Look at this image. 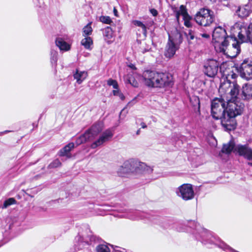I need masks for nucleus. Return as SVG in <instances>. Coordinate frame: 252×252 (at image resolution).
Instances as JSON below:
<instances>
[{
  "label": "nucleus",
  "instance_id": "39448f33",
  "mask_svg": "<svg viewBox=\"0 0 252 252\" xmlns=\"http://www.w3.org/2000/svg\"><path fill=\"white\" fill-rule=\"evenodd\" d=\"M240 87L235 82H230L227 78H223L220 79V86L219 89V93L221 97L225 94L229 95L231 97H236L239 92Z\"/></svg>",
  "mask_w": 252,
  "mask_h": 252
},
{
  "label": "nucleus",
  "instance_id": "de8ad7c7",
  "mask_svg": "<svg viewBox=\"0 0 252 252\" xmlns=\"http://www.w3.org/2000/svg\"><path fill=\"white\" fill-rule=\"evenodd\" d=\"M140 129H139L136 131V134L139 135L140 134Z\"/></svg>",
  "mask_w": 252,
  "mask_h": 252
},
{
  "label": "nucleus",
  "instance_id": "a878e982",
  "mask_svg": "<svg viewBox=\"0 0 252 252\" xmlns=\"http://www.w3.org/2000/svg\"><path fill=\"white\" fill-rule=\"evenodd\" d=\"M234 147L235 144L234 142L230 141L229 143L223 145L221 151L224 153L229 154L233 151Z\"/></svg>",
  "mask_w": 252,
  "mask_h": 252
},
{
  "label": "nucleus",
  "instance_id": "6ab92c4d",
  "mask_svg": "<svg viewBox=\"0 0 252 252\" xmlns=\"http://www.w3.org/2000/svg\"><path fill=\"white\" fill-rule=\"evenodd\" d=\"M88 73L85 71H79L76 69V72L73 74V77L76 80L78 84H80L87 78Z\"/></svg>",
  "mask_w": 252,
  "mask_h": 252
},
{
  "label": "nucleus",
  "instance_id": "aec40b11",
  "mask_svg": "<svg viewBox=\"0 0 252 252\" xmlns=\"http://www.w3.org/2000/svg\"><path fill=\"white\" fill-rule=\"evenodd\" d=\"M56 44L61 51H67L70 49V45L62 38H57L56 39Z\"/></svg>",
  "mask_w": 252,
  "mask_h": 252
},
{
  "label": "nucleus",
  "instance_id": "4468645a",
  "mask_svg": "<svg viewBox=\"0 0 252 252\" xmlns=\"http://www.w3.org/2000/svg\"><path fill=\"white\" fill-rule=\"evenodd\" d=\"M238 32L239 40L243 42H250L252 44V23L248 27L241 26Z\"/></svg>",
  "mask_w": 252,
  "mask_h": 252
},
{
  "label": "nucleus",
  "instance_id": "ea45409f",
  "mask_svg": "<svg viewBox=\"0 0 252 252\" xmlns=\"http://www.w3.org/2000/svg\"><path fill=\"white\" fill-rule=\"evenodd\" d=\"M107 84L109 86H112L115 89H118V84L116 80L110 79L107 81Z\"/></svg>",
  "mask_w": 252,
  "mask_h": 252
},
{
  "label": "nucleus",
  "instance_id": "1a4fd4ad",
  "mask_svg": "<svg viewBox=\"0 0 252 252\" xmlns=\"http://www.w3.org/2000/svg\"><path fill=\"white\" fill-rule=\"evenodd\" d=\"M239 75L243 79L249 81L252 79V62L245 60L237 67Z\"/></svg>",
  "mask_w": 252,
  "mask_h": 252
},
{
  "label": "nucleus",
  "instance_id": "09e8293b",
  "mask_svg": "<svg viewBox=\"0 0 252 252\" xmlns=\"http://www.w3.org/2000/svg\"><path fill=\"white\" fill-rule=\"evenodd\" d=\"M235 75H236L235 74H233V75H232V77L234 78Z\"/></svg>",
  "mask_w": 252,
  "mask_h": 252
},
{
  "label": "nucleus",
  "instance_id": "20e7f679",
  "mask_svg": "<svg viewBox=\"0 0 252 252\" xmlns=\"http://www.w3.org/2000/svg\"><path fill=\"white\" fill-rule=\"evenodd\" d=\"M225 101L224 98H215L211 102V115L213 118L216 120H220L222 125L223 118H226Z\"/></svg>",
  "mask_w": 252,
  "mask_h": 252
},
{
  "label": "nucleus",
  "instance_id": "79ce46f5",
  "mask_svg": "<svg viewBox=\"0 0 252 252\" xmlns=\"http://www.w3.org/2000/svg\"><path fill=\"white\" fill-rule=\"evenodd\" d=\"M150 49H151V48L149 47V46H148V47L142 46L140 47V52L143 54H144L145 53L149 51L150 50Z\"/></svg>",
  "mask_w": 252,
  "mask_h": 252
},
{
  "label": "nucleus",
  "instance_id": "c03bdc74",
  "mask_svg": "<svg viewBox=\"0 0 252 252\" xmlns=\"http://www.w3.org/2000/svg\"><path fill=\"white\" fill-rule=\"evenodd\" d=\"M140 125L141 126L142 128H145L147 127L146 125L144 122H142Z\"/></svg>",
  "mask_w": 252,
  "mask_h": 252
},
{
  "label": "nucleus",
  "instance_id": "e433bc0d",
  "mask_svg": "<svg viewBox=\"0 0 252 252\" xmlns=\"http://www.w3.org/2000/svg\"><path fill=\"white\" fill-rule=\"evenodd\" d=\"M141 169H142L144 171H146L148 173H150L152 171L153 169L149 166H148L144 163H140L139 164V167H138Z\"/></svg>",
  "mask_w": 252,
  "mask_h": 252
},
{
  "label": "nucleus",
  "instance_id": "f257e3e1",
  "mask_svg": "<svg viewBox=\"0 0 252 252\" xmlns=\"http://www.w3.org/2000/svg\"><path fill=\"white\" fill-rule=\"evenodd\" d=\"M226 117L222 120V126L226 130H231L235 129L236 126L235 118L242 113L245 105L239 100L237 96L234 98H226Z\"/></svg>",
  "mask_w": 252,
  "mask_h": 252
},
{
  "label": "nucleus",
  "instance_id": "412c9836",
  "mask_svg": "<svg viewBox=\"0 0 252 252\" xmlns=\"http://www.w3.org/2000/svg\"><path fill=\"white\" fill-rule=\"evenodd\" d=\"M74 147V144L73 143H69L63 149L60 150L59 152V156L60 157L66 156L67 158H70V155L69 152Z\"/></svg>",
  "mask_w": 252,
  "mask_h": 252
},
{
  "label": "nucleus",
  "instance_id": "72a5a7b5",
  "mask_svg": "<svg viewBox=\"0 0 252 252\" xmlns=\"http://www.w3.org/2000/svg\"><path fill=\"white\" fill-rule=\"evenodd\" d=\"M97 252H110V249L108 246L104 244L99 245L96 247Z\"/></svg>",
  "mask_w": 252,
  "mask_h": 252
},
{
  "label": "nucleus",
  "instance_id": "393cba45",
  "mask_svg": "<svg viewBox=\"0 0 252 252\" xmlns=\"http://www.w3.org/2000/svg\"><path fill=\"white\" fill-rule=\"evenodd\" d=\"M81 45L86 49L91 50V46L93 44L92 38L90 36H86L82 39L81 42Z\"/></svg>",
  "mask_w": 252,
  "mask_h": 252
},
{
  "label": "nucleus",
  "instance_id": "4be33fe9",
  "mask_svg": "<svg viewBox=\"0 0 252 252\" xmlns=\"http://www.w3.org/2000/svg\"><path fill=\"white\" fill-rule=\"evenodd\" d=\"M250 11L251 10L249 6L245 5L243 7H240L237 10L236 13L239 17L241 18H245L249 15Z\"/></svg>",
  "mask_w": 252,
  "mask_h": 252
},
{
  "label": "nucleus",
  "instance_id": "58836bf2",
  "mask_svg": "<svg viewBox=\"0 0 252 252\" xmlns=\"http://www.w3.org/2000/svg\"><path fill=\"white\" fill-rule=\"evenodd\" d=\"M61 165V162L58 159H56L52 162H51L49 165V168H56Z\"/></svg>",
  "mask_w": 252,
  "mask_h": 252
},
{
  "label": "nucleus",
  "instance_id": "cd10ccee",
  "mask_svg": "<svg viewBox=\"0 0 252 252\" xmlns=\"http://www.w3.org/2000/svg\"><path fill=\"white\" fill-rule=\"evenodd\" d=\"M126 81L134 87L138 86V83L132 74H128L126 77Z\"/></svg>",
  "mask_w": 252,
  "mask_h": 252
},
{
  "label": "nucleus",
  "instance_id": "7c9ffc66",
  "mask_svg": "<svg viewBox=\"0 0 252 252\" xmlns=\"http://www.w3.org/2000/svg\"><path fill=\"white\" fill-rule=\"evenodd\" d=\"M58 52L53 50L52 49L51 50V63L53 65H56L57 62L58 61Z\"/></svg>",
  "mask_w": 252,
  "mask_h": 252
},
{
  "label": "nucleus",
  "instance_id": "49530a36",
  "mask_svg": "<svg viewBox=\"0 0 252 252\" xmlns=\"http://www.w3.org/2000/svg\"><path fill=\"white\" fill-rule=\"evenodd\" d=\"M10 131L9 130H5V131H4L3 132H1V134H4V133H7V132H9Z\"/></svg>",
  "mask_w": 252,
  "mask_h": 252
},
{
  "label": "nucleus",
  "instance_id": "603ef678",
  "mask_svg": "<svg viewBox=\"0 0 252 252\" xmlns=\"http://www.w3.org/2000/svg\"><path fill=\"white\" fill-rule=\"evenodd\" d=\"M179 37L180 38H181V35L180 34H179Z\"/></svg>",
  "mask_w": 252,
  "mask_h": 252
},
{
  "label": "nucleus",
  "instance_id": "f3484780",
  "mask_svg": "<svg viewBox=\"0 0 252 252\" xmlns=\"http://www.w3.org/2000/svg\"><path fill=\"white\" fill-rule=\"evenodd\" d=\"M242 98L244 100L252 99V85L246 83L242 87Z\"/></svg>",
  "mask_w": 252,
  "mask_h": 252
},
{
  "label": "nucleus",
  "instance_id": "423d86ee",
  "mask_svg": "<svg viewBox=\"0 0 252 252\" xmlns=\"http://www.w3.org/2000/svg\"><path fill=\"white\" fill-rule=\"evenodd\" d=\"M194 20L201 26H208L215 20L214 12L207 8H201L195 14Z\"/></svg>",
  "mask_w": 252,
  "mask_h": 252
},
{
  "label": "nucleus",
  "instance_id": "2eb2a0df",
  "mask_svg": "<svg viewBox=\"0 0 252 252\" xmlns=\"http://www.w3.org/2000/svg\"><path fill=\"white\" fill-rule=\"evenodd\" d=\"M186 35L189 41H190L195 39L196 40H200L201 38L205 39H209L210 38L209 34L206 32H199L197 31V29L195 27L189 30L188 32H186Z\"/></svg>",
  "mask_w": 252,
  "mask_h": 252
},
{
  "label": "nucleus",
  "instance_id": "9b49d317",
  "mask_svg": "<svg viewBox=\"0 0 252 252\" xmlns=\"http://www.w3.org/2000/svg\"><path fill=\"white\" fill-rule=\"evenodd\" d=\"M114 135V130L112 128H108L104 131L99 136V138L94 141L91 145L92 149H95L97 147L104 144L110 141Z\"/></svg>",
  "mask_w": 252,
  "mask_h": 252
},
{
  "label": "nucleus",
  "instance_id": "6e6552de",
  "mask_svg": "<svg viewBox=\"0 0 252 252\" xmlns=\"http://www.w3.org/2000/svg\"><path fill=\"white\" fill-rule=\"evenodd\" d=\"M176 195L185 201L192 199L194 197V192L192 186L189 184H184L176 189Z\"/></svg>",
  "mask_w": 252,
  "mask_h": 252
},
{
  "label": "nucleus",
  "instance_id": "0eeeda50",
  "mask_svg": "<svg viewBox=\"0 0 252 252\" xmlns=\"http://www.w3.org/2000/svg\"><path fill=\"white\" fill-rule=\"evenodd\" d=\"M102 130V125L100 123H96L93 125L92 127L86 131L85 133L76 140L77 145L93 140L95 137Z\"/></svg>",
  "mask_w": 252,
  "mask_h": 252
},
{
  "label": "nucleus",
  "instance_id": "8fccbe9b",
  "mask_svg": "<svg viewBox=\"0 0 252 252\" xmlns=\"http://www.w3.org/2000/svg\"><path fill=\"white\" fill-rule=\"evenodd\" d=\"M248 164L252 166V163L248 162Z\"/></svg>",
  "mask_w": 252,
  "mask_h": 252
},
{
  "label": "nucleus",
  "instance_id": "3c124183",
  "mask_svg": "<svg viewBox=\"0 0 252 252\" xmlns=\"http://www.w3.org/2000/svg\"><path fill=\"white\" fill-rule=\"evenodd\" d=\"M194 223V222H192L191 221V222H190V224H191V223Z\"/></svg>",
  "mask_w": 252,
  "mask_h": 252
},
{
  "label": "nucleus",
  "instance_id": "a19ab883",
  "mask_svg": "<svg viewBox=\"0 0 252 252\" xmlns=\"http://www.w3.org/2000/svg\"><path fill=\"white\" fill-rule=\"evenodd\" d=\"M113 94L114 95L119 96L121 99L124 100L125 99V96L123 94L119 91L118 90H114L113 91Z\"/></svg>",
  "mask_w": 252,
  "mask_h": 252
},
{
  "label": "nucleus",
  "instance_id": "dca6fc26",
  "mask_svg": "<svg viewBox=\"0 0 252 252\" xmlns=\"http://www.w3.org/2000/svg\"><path fill=\"white\" fill-rule=\"evenodd\" d=\"M239 155L249 160L252 159V150L246 145H239L236 148Z\"/></svg>",
  "mask_w": 252,
  "mask_h": 252
},
{
  "label": "nucleus",
  "instance_id": "ddd939ff",
  "mask_svg": "<svg viewBox=\"0 0 252 252\" xmlns=\"http://www.w3.org/2000/svg\"><path fill=\"white\" fill-rule=\"evenodd\" d=\"M179 44L176 39L169 34L168 40L165 49L164 56L168 58L173 57L176 51L179 48Z\"/></svg>",
  "mask_w": 252,
  "mask_h": 252
},
{
  "label": "nucleus",
  "instance_id": "c9c22d12",
  "mask_svg": "<svg viewBox=\"0 0 252 252\" xmlns=\"http://www.w3.org/2000/svg\"><path fill=\"white\" fill-rule=\"evenodd\" d=\"M99 20L103 23L109 25L113 22L109 16H101L99 17Z\"/></svg>",
  "mask_w": 252,
  "mask_h": 252
},
{
  "label": "nucleus",
  "instance_id": "5701e85b",
  "mask_svg": "<svg viewBox=\"0 0 252 252\" xmlns=\"http://www.w3.org/2000/svg\"><path fill=\"white\" fill-rule=\"evenodd\" d=\"M176 18L177 22L179 24V18L180 15H182L183 17H185L188 15H189L187 12L186 6L184 5H181L180 6L179 10L175 11Z\"/></svg>",
  "mask_w": 252,
  "mask_h": 252
},
{
  "label": "nucleus",
  "instance_id": "37998d69",
  "mask_svg": "<svg viewBox=\"0 0 252 252\" xmlns=\"http://www.w3.org/2000/svg\"><path fill=\"white\" fill-rule=\"evenodd\" d=\"M150 12L154 16H156L158 13L157 10L155 9H151L150 10Z\"/></svg>",
  "mask_w": 252,
  "mask_h": 252
},
{
  "label": "nucleus",
  "instance_id": "f704fd0d",
  "mask_svg": "<svg viewBox=\"0 0 252 252\" xmlns=\"http://www.w3.org/2000/svg\"><path fill=\"white\" fill-rule=\"evenodd\" d=\"M183 20L184 22V25L186 27L188 28H191V29L193 28L191 23V17L189 15L183 17Z\"/></svg>",
  "mask_w": 252,
  "mask_h": 252
},
{
  "label": "nucleus",
  "instance_id": "4c0bfd02",
  "mask_svg": "<svg viewBox=\"0 0 252 252\" xmlns=\"http://www.w3.org/2000/svg\"><path fill=\"white\" fill-rule=\"evenodd\" d=\"M139 214V213L137 211H132L129 212L126 216V217H127L128 219L131 220H135L138 217V215Z\"/></svg>",
  "mask_w": 252,
  "mask_h": 252
},
{
  "label": "nucleus",
  "instance_id": "7ed1b4c3",
  "mask_svg": "<svg viewBox=\"0 0 252 252\" xmlns=\"http://www.w3.org/2000/svg\"><path fill=\"white\" fill-rule=\"evenodd\" d=\"M225 29L220 27L216 28L213 32V40L215 43V47L219 48V51L225 53L227 46L229 44L228 38L232 36H227Z\"/></svg>",
  "mask_w": 252,
  "mask_h": 252
},
{
  "label": "nucleus",
  "instance_id": "a211bd4d",
  "mask_svg": "<svg viewBox=\"0 0 252 252\" xmlns=\"http://www.w3.org/2000/svg\"><path fill=\"white\" fill-rule=\"evenodd\" d=\"M133 167L129 161H126L121 166L118 170V173L120 176H123L125 174L132 172Z\"/></svg>",
  "mask_w": 252,
  "mask_h": 252
},
{
  "label": "nucleus",
  "instance_id": "b1692460",
  "mask_svg": "<svg viewBox=\"0 0 252 252\" xmlns=\"http://www.w3.org/2000/svg\"><path fill=\"white\" fill-rule=\"evenodd\" d=\"M103 35L105 40L110 43V39L113 37V31L110 27H107L103 30Z\"/></svg>",
  "mask_w": 252,
  "mask_h": 252
},
{
  "label": "nucleus",
  "instance_id": "a18cd8bd",
  "mask_svg": "<svg viewBox=\"0 0 252 252\" xmlns=\"http://www.w3.org/2000/svg\"><path fill=\"white\" fill-rule=\"evenodd\" d=\"M113 12H114V15L116 16H117V10H116V8L114 7V9H113Z\"/></svg>",
  "mask_w": 252,
  "mask_h": 252
},
{
  "label": "nucleus",
  "instance_id": "9d476101",
  "mask_svg": "<svg viewBox=\"0 0 252 252\" xmlns=\"http://www.w3.org/2000/svg\"><path fill=\"white\" fill-rule=\"evenodd\" d=\"M219 69V63L214 60H208L204 62L203 65V72L205 75L209 77L213 78L218 73Z\"/></svg>",
  "mask_w": 252,
  "mask_h": 252
},
{
  "label": "nucleus",
  "instance_id": "f8f14e48",
  "mask_svg": "<svg viewBox=\"0 0 252 252\" xmlns=\"http://www.w3.org/2000/svg\"><path fill=\"white\" fill-rule=\"evenodd\" d=\"M228 39H229V44L227 46L225 53H223L228 55V56L231 58H234L240 52V43L237 39L233 36L230 38H228Z\"/></svg>",
  "mask_w": 252,
  "mask_h": 252
},
{
  "label": "nucleus",
  "instance_id": "f03ea898",
  "mask_svg": "<svg viewBox=\"0 0 252 252\" xmlns=\"http://www.w3.org/2000/svg\"><path fill=\"white\" fill-rule=\"evenodd\" d=\"M143 78L146 85L152 87H164L171 85L172 76L168 74L154 71H145Z\"/></svg>",
  "mask_w": 252,
  "mask_h": 252
},
{
  "label": "nucleus",
  "instance_id": "2f4dec72",
  "mask_svg": "<svg viewBox=\"0 0 252 252\" xmlns=\"http://www.w3.org/2000/svg\"><path fill=\"white\" fill-rule=\"evenodd\" d=\"M92 31L93 30L91 26V23L88 24L83 28V36H88V35L92 34Z\"/></svg>",
  "mask_w": 252,
  "mask_h": 252
},
{
  "label": "nucleus",
  "instance_id": "473e14b6",
  "mask_svg": "<svg viewBox=\"0 0 252 252\" xmlns=\"http://www.w3.org/2000/svg\"><path fill=\"white\" fill-rule=\"evenodd\" d=\"M16 202V201L14 198H9L8 199L4 201L2 208L3 209L6 208L9 206L15 204Z\"/></svg>",
  "mask_w": 252,
  "mask_h": 252
},
{
  "label": "nucleus",
  "instance_id": "c756f323",
  "mask_svg": "<svg viewBox=\"0 0 252 252\" xmlns=\"http://www.w3.org/2000/svg\"><path fill=\"white\" fill-rule=\"evenodd\" d=\"M133 23L135 26L141 28L142 32L144 34V36L146 37L147 36V28L146 26L142 22L138 20L134 21Z\"/></svg>",
  "mask_w": 252,
  "mask_h": 252
},
{
  "label": "nucleus",
  "instance_id": "bb28decb",
  "mask_svg": "<svg viewBox=\"0 0 252 252\" xmlns=\"http://www.w3.org/2000/svg\"><path fill=\"white\" fill-rule=\"evenodd\" d=\"M76 240L78 241L79 245L80 248H82L86 245H90V243L88 241V240L86 239L85 241L84 240V238L81 237L80 236H78L75 238ZM90 245L92 244V242L93 241H94V236H91L90 238Z\"/></svg>",
  "mask_w": 252,
  "mask_h": 252
},
{
  "label": "nucleus",
  "instance_id": "c85d7f7f",
  "mask_svg": "<svg viewBox=\"0 0 252 252\" xmlns=\"http://www.w3.org/2000/svg\"><path fill=\"white\" fill-rule=\"evenodd\" d=\"M190 101L192 104V106L194 108V109L196 108L199 110L200 109V100L198 97L196 96H192L190 98Z\"/></svg>",
  "mask_w": 252,
  "mask_h": 252
}]
</instances>
